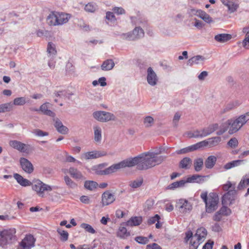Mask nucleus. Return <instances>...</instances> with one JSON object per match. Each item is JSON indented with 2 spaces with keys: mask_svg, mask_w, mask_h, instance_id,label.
I'll list each match as a JSON object with an SVG mask.
<instances>
[{
  "mask_svg": "<svg viewBox=\"0 0 249 249\" xmlns=\"http://www.w3.org/2000/svg\"><path fill=\"white\" fill-rule=\"evenodd\" d=\"M227 7L231 13H233L237 10L238 5L232 1H231Z\"/></svg>",
  "mask_w": 249,
  "mask_h": 249,
  "instance_id": "0e129e2a",
  "label": "nucleus"
},
{
  "mask_svg": "<svg viewBox=\"0 0 249 249\" xmlns=\"http://www.w3.org/2000/svg\"><path fill=\"white\" fill-rule=\"evenodd\" d=\"M192 160L188 157L183 158L179 162V167L184 169H189L192 165Z\"/></svg>",
  "mask_w": 249,
  "mask_h": 249,
  "instance_id": "7c9ffc66",
  "label": "nucleus"
},
{
  "mask_svg": "<svg viewBox=\"0 0 249 249\" xmlns=\"http://www.w3.org/2000/svg\"><path fill=\"white\" fill-rule=\"evenodd\" d=\"M98 184L96 182L91 180L86 181L84 183V187L87 189L92 191L96 188Z\"/></svg>",
  "mask_w": 249,
  "mask_h": 249,
  "instance_id": "49530a36",
  "label": "nucleus"
},
{
  "mask_svg": "<svg viewBox=\"0 0 249 249\" xmlns=\"http://www.w3.org/2000/svg\"><path fill=\"white\" fill-rule=\"evenodd\" d=\"M155 201L152 199H149L146 201L144 205V210L147 211L153 209Z\"/></svg>",
  "mask_w": 249,
  "mask_h": 249,
  "instance_id": "09e8293b",
  "label": "nucleus"
},
{
  "mask_svg": "<svg viewBox=\"0 0 249 249\" xmlns=\"http://www.w3.org/2000/svg\"><path fill=\"white\" fill-rule=\"evenodd\" d=\"M146 249H162V248L158 244L154 243L147 245Z\"/></svg>",
  "mask_w": 249,
  "mask_h": 249,
  "instance_id": "774afa93",
  "label": "nucleus"
},
{
  "mask_svg": "<svg viewBox=\"0 0 249 249\" xmlns=\"http://www.w3.org/2000/svg\"><path fill=\"white\" fill-rule=\"evenodd\" d=\"M81 227L84 229L86 231L90 233L91 234H94L96 233L95 230L92 228V227L86 223H82L81 225Z\"/></svg>",
  "mask_w": 249,
  "mask_h": 249,
  "instance_id": "603ef678",
  "label": "nucleus"
},
{
  "mask_svg": "<svg viewBox=\"0 0 249 249\" xmlns=\"http://www.w3.org/2000/svg\"><path fill=\"white\" fill-rule=\"evenodd\" d=\"M107 155V153L105 151L94 150L84 153L81 156V158L88 160H89L96 159Z\"/></svg>",
  "mask_w": 249,
  "mask_h": 249,
  "instance_id": "f8f14e48",
  "label": "nucleus"
},
{
  "mask_svg": "<svg viewBox=\"0 0 249 249\" xmlns=\"http://www.w3.org/2000/svg\"><path fill=\"white\" fill-rule=\"evenodd\" d=\"M147 81L152 86L157 85L158 81V77L151 67H149L147 71Z\"/></svg>",
  "mask_w": 249,
  "mask_h": 249,
  "instance_id": "dca6fc26",
  "label": "nucleus"
},
{
  "mask_svg": "<svg viewBox=\"0 0 249 249\" xmlns=\"http://www.w3.org/2000/svg\"><path fill=\"white\" fill-rule=\"evenodd\" d=\"M133 166L134 164L132 158H129L107 168V174L109 175L115 173L122 168Z\"/></svg>",
  "mask_w": 249,
  "mask_h": 249,
  "instance_id": "39448f33",
  "label": "nucleus"
},
{
  "mask_svg": "<svg viewBox=\"0 0 249 249\" xmlns=\"http://www.w3.org/2000/svg\"><path fill=\"white\" fill-rule=\"evenodd\" d=\"M207 234L206 230L204 228H200L196 231V234L193 236L201 242H202Z\"/></svg>",
  "mask_w": 249,
  "mask_h": 249,
  "instance_id": "bb28decb",
  "label": "nucleus"
},
{
  "mask_svg": "<svg viewBox=\"0 0 249 249\" xmlns=\"http://www.w3.org/2000/svg\"><path fill=\"white\" fill-rule=\"evenodd\" d=\"M219 211H220V213H221L222 215L228 216L231 213V209L225 206L222 207Z\"/></svg>",
  "mask_w": 249,
  "mask_h": 249,
  "instance_id": "052dcab7",
  "label": "nucleus"
},
{
  "mask_svg": "<svg viewBox=\"0 0 249 249\" xmlns=\"http://www.w3.org/2000/svg\"><path fill=\"white\" fill-rule=\"evenodd\" d=\"M235 183H232L231 181H228L227 183L222 186V189L224 191H229L230 190H235Z\"/></svg>",
  "mask_w": 249,
  "mask_h": 249,
  "instance_id": "3c124183",
  "label": "nucleus"
},
{
  "mask_svg": "<svg viewBox=\"0 0 249 249\" xmlns=\"http://www.w3.org/2000/svg\"><path fill=\"white\" fill-rule=\"evenodd\" d=\"M226 124L227 125L230 126L229 130V133L230 134L236 132L242 127V126L240 125V124L237 119L234 120H229L226 122Z\"/></svg>",
  "mask_w": 249,
  "mask_h": 249,
  "instance_id": "a211bd4d",
  "label": "nucleus"
},
{
  "mask_svg": "<svg viewBox=\"0 0 249 249\" xmlns=\"http://www.w3.org/2000/svg\"><path fill=\"white\" fill-rule=\"evenodd\" d=\"M133 166L134 164L132 158H129L107 168V174L109 175L115 173L122 168Z\"/></svg>",
  "mask_w": 249,
  "mask_h": 249,
  "instance_id": "423d86ee",
  "label": "nucleus"
},
{
  "mask_svg": "<svg viewBox=\"0 0 249 249\" xmlns=\"http://www.w3.org/2000/svg\"><path fill=\"white\" fill-rule=\"evenodd\" d=\"M93 117L101 122H107L109 121H114L115 116L110 112L104 111H97L93 113Z\"/></svg>",
  "mask_w": 249,
  "mask_h": 249,
  "instance_id": "0eeeda50",
  "label": "nucleus"
},
{
  "mask_svg": "<svg viewBox=\"0 0 249 249\" xmlns=\"http://www.w3.org/2000/svg\"><path fill=\"white\" fill-rule=\"evenodd\" d=\"M144 34V33L142 28L136 27L132 32L122 34V37L123 39L128 40H134L143 37Z\"/></svg>",
  "mask_w": 249,
  "mask_h": 249,
  "instance_id": "6e6552de",
  "label": "nucleus"
},
{
  "mask_svg": "<svg viewBox=\"0 0 249 249\" xmlns=\"http://www.w3.org/2000/svg\"><path fill=\"white\" fill-rule=\"evenodd\" d=\"M193 151H194V149L193 148L192 146L191 145V146H188L187 147H185V148H182L181 149L178 150L176 151V153L178 154H185V153H188L190 152H192Z\"/></svg>",
  "mask_w": 249,
  "mask_h": 249,
  "instance_id": "680f3d73",
  "label": "nucleus"
},
{
  "mask_svg": "<svg viewBox=\"0 0 249 249\" xmlns=\"http://www.w3.org/2000/svg\"><path fill=\"white\" fill-rule=\"evenodd\" d=\"M181 113L177 112H176L173 117V125L174 127L177 128L178 126V123L180 120V117H181Z\"/></svg>",
  "mask_w": 249,
  "mask_h": 249,
  "instance_id": "4d7b16f0",
  "label": "nucleus"
},
{
  "mask_svg": "<svg viewBox=\"0 0 249 249\" xmlns=\"http://www.w3.org/2000/svg\"><path fill=\"white\" fill-rule=\"evenodd\" d=\"M32 189L40 197H44L46 193L48 194L53 190V187L46 184L42 181L37 179L32 183Z\"/></svg>",
  "mask_w": 249,
  "mask_h": 249,
  "instance_id": "7ed1b4c3",
  "label": "nucleus"
},
{
  "mask_svg": "<svg viewBox=\"0 0 249 249\" xmlns=\"http://www.w3.org/2000/svg\"><path fill=\"white\" fill-rule=\"evenodd\" d=\"M221 141V139L220 137H214L209 139L207 142H208V145L210 147H213L218 145Z\"/></svg>",
  "mask_w": 249,
  "mask_h": 249,
  "instance_id": "ea45409f",
  "label": "nucleus"
},
{
  "mask_svg": "<svg viewBox=\"0 0 249 249\" xmlns=\"http://www.w3.org/2000/svg\"><path fill=\"white\" fill-rule=\"evenodd\" d=\"M208 145V142L206 140H204L199 142L196 143L195 144L192 145L194 151L202 147L206 146Z\"/></svg>",
  "mask_w": 249,
  "mask_h": 249,
  "instance_id": "13d9d810",
  "label": "nucleus"
},
{
  "mask_svg": "<svg viewBox=\"0 0 249 249\" xmlns=\"http://www.w3.org/2000/svg\"><path fill=\"white\" fill-rule=\"evenodd\" d=\"M231 38V36L230 34H221L217 35L214 36V39L220 43L226 42Z\"/></svg>",
  "mask_w": 249,
  "mask_h": 249,
  "instance_id": "c756f323",
  "label": "nucleus"
},
{
  "mask_svg": "<svg viewBox=\"0 0 249 249\" xmlns=\"http://www.w3.org/2000/svg\"><path fill=\"white\" fill-rule=\"evenodd\" d=\"M33 133L37 137L47 136L49 133L47 132L43 131L39 129H35L33 131Z\"/></svg>",
  "mask_w": 249,
  "mask_h": 249,
  "instance_id": "bf43d9fd",
  "label": "nucleus"
},
{
  "mask_svg": "<svg viewBox=\"0 0 249 249\" xmlns=\"http://www.w3.org/2000/svg\"><path fill=\"white\" fill-rule=\"evenodd\" d=\"M36 239L31 234L26 235L19 243L17 249H31L35 246Z\"/></svg>",
  "mask_w": 249,
  "mask_h": 249,
  "instance_id": "1a4fd4ad",
  "label": "nucleus"
},
{
  "mask_svg": "<svg viewBox=\"0 0 249 249\" xmlns=\"http://www.w3.org/2000/svg\"><path fill=\"white\" fill-rule=\"evenodd\" d=\"M94 140L96 142H100L102 140V129L99 126H94Z\"/></svg>",
  "mask_w": 249,
  "mask_h": 249,
  "instance_id": "473e14b6",
  "label": "nucleus"
},
{
  "mask_svg": "<svg viewBox=\"0 0 249 249\" xmlns=\"http://www.w3.org/2000/svg\"><path fill=\"white\" fill-rule=\"evenodd\" d=\"M195 170L196 172L200 171L203 165V160L202 158H198L194 160V162Z\"/></svg>",
  "mask_w": 249,
  "mask_h": 249,
  "instance_id": "a18cd8bd",
  "label": "nucleus"
},
{
  "mask_svg": "<svg viewBox=\"0 0 249 249\" xmlns=\"http://www.w3.org/2000/svg\"><path fill=\"white\" fill-rule=\"evenodd\" d=\"M39 110L44 114L48 116L53 117L55 115V114L53 111L48 109L47 104L46 103L43 104L40 106Z\"/></svg>",
  "mask_w": 249,
  "mask_h": 249,
  "instance_id": "58836bf2",
  "label": "nucleus"
},
{
  "mask_svg": "<svg viewBox=\"0 0 249 249\" xmlns=\"http://www.w3.org/2000/svg\"><path fill=\"white\" fill-rule=\"evenodd\" d=\"M242 46L245 49H249V36H247L246 35L245 37L242 42Z\"/></svg>",
  "mask_w": 249,
  "mask_h": 249,
  "instance_id": "338daca9",
  "label": "nucleus"
},
{
  "mask_svg": "<svg viewBox=\"0 0 249 249\" xmlns=\"http://www.w3.org/2000/svg\"><path fill=\"white\" fill-rule=\"evenodd\" d=\"M71 15L64 13L56 12L57 26L62 25L68 22Z\"/></svg>",
  "mask_w": 249,
  "mask_h": 249,
  "instance_id": "6ab92c4d",
  "label": "nucleus"
},
{
  "mask_svg": "<svg viewBox=\"0 0 249 249\" xmlns=\"http://www.w3.org/2000/svg\"><path fill=\"white\" fill-rule=\"evenodd\" d=\"M205 58L201 55H196L189 59L188 61V65L192 66L193 65L202 64Z\"/></svg>",
  "mask_w": 249,
  "mask_h": 249,
  "instance_id": "a878e982",
  "label": "nucleus"
},
{
  "mask_svg": "<svg viewBox=\"0 0 249 249\" xmlns=\"http://www.w3.org/2000/svg\"><path fill=\"white\" fill-rule=\"evenodd\" d=\"M184 240L187 243L189 242V249H197L199 245L201 243L197 238L193 236L192 232L191 231L186 233V237Z\"/></svg>",
  "mask_w": 249,
  "mask_h": 249,
  "instance_id": "ddd939ff",
  "label": "nucleus"
},
{
  "mask_svg": "<svg viewBox=\"0 0 249 249\" xmlns=\"http://www.w3.org/2000/svg\"><path fill=\"white\" fill-rule=\"evenodd\" d=\"M97 9V5L94 3L89 2L86 4L85 7V10L88 12L93 13Z\"/></svg>",
  "mask_w": 249,
  "mask_h": 249,
  "instance_id": "de8ad7c7",
  "label": "nucleus"
},
{
  "mask_svg": "<svg viewBox=\"0 0 249 249\" xmlns=\"http://www.w3.org/2000/svg\"><path fill=\"white\" fill-rule=\"evenodd\" d=\"M142 221L141 216H134L131 217L125 223V225L129 227L137 226L140 225Z\"/></svg>",
  "mask_w": 249,
  "mask_h": 249,
  "instance_id": "5701e85b",
  "label": "nucleus"
},
{
  "mask_svg": "<svg viewBox=\"0 0 249 249\" xmlns=\"http://www.w3.org/2000/svg\"><path fill=\"white\" fill-rule=\"evenodd\" d=\"M216 158L214 156H210L206 159L205 165L207 168H212L215 163Z\"/></svg>",
  "mask_w": 249,
  "mask_h": 249,
  "instance_id": "e433bc0d",
  "label": "nucleus"
},
{
  "mask_svg": "<svg viewBox=\"0 0 249 249\" xmlns=\"http://www.w3.org/2000/svg\"><path fill=\"white\" fill-rule=\"evenodd\" d=\"M115 200L114 194L111 193L109 191H106L102 195L101 203L102 206L104 207L111 204Z\"/></svg>",
  "mask_w": 249,
  "mask_h": 249,
  "instance_id": "4468645a",
  "label": "nucleus"
},
{
  "mask_svg": "<svg viewBox=\"0 0 249 249\" xmlns=\"http://www.w3.org/2000/svg\"><path fill=\"white\" fill-rule=\"evenodd\" d=\"M143 183L142 178H137L135 180H131L129 182V186L133 188H137L141 187Z\"/></svg>",
  "mask_w": 249,
  "mask_h": 249,
  "instance_id": "79ce46f5",
  "label": "nucleus"
},
{
  "mask_svg": "<svg viewBox=\"0 0 249 249\" xmlns=\"http://www.w3.org/2000/svg\"><path fill=\"white\" fill-rule=\"evenodd\" d=\"M64 181L69 188L74 189L77 187V184L68 176L64 177Z\"/></svg>",
  "mask_w": 249,
  "mask_h": 249,
  "instance_id": "37998d69",
  "label": "nucleus"
},
{
  "mask_svg": "<svg viewBox=\"0 0 249 249\" xmlns=\"http://www.w3.org/2000/svg\"><path fill=\"white\" fill-rule=\"evenodd\" d=\"M205 176H202L199 175H194L191 177H188L186 180L188 182H197L200 183L201 181H204V178Z\"/></svg>",
  "mask_w": 249,
  "mask_h": 249,
  "instance_id": "c9c22d12",
  "label": "nucleus"
},
{
  "mask_svg": "<svg viewBox=\"0 0 249 249\" xmlns=\"http://www.w3.org/2000/svg\"><path fill=\"white\" fill-rule=\"evenodd\" d=\"M15 230H4L2 231V236L10 242L15 237Z\"/></svg>",
  "mask_w": 249,
  "mask_h": 249,
  "instance_id": "f704fd0d",
  "label": "nucleus"
},
{
  "mask_svg": "<svg viewBox=\"0 0 249 249\" xmlns=\"http://www.w3.org/2000/svg\"><path fill=\"white\" fill-rule=\"evenodd\" d=\"M176 207L178 208L180 212L182 213H186L190 212L192 206L190 202L187 200L184 199H179L177 202Z\"/></svg>",
  "mask_w": 249,
  "mask_h": 249,
  "instance_id": "2eb2a0df",
  "label": "nucleus"
},
{
  "mask_svg": "<svg viewBox=\"0 0 249 249\" xmlns=\"http://www.w3.org/2000/svg\"><path fill=\"white\" fill-rule=\"evenodd\" d=\"M133 166L134 164L132 158H129L107 168V174L109 175L115 173L122 168Z\"/></svg>",
  "mask_w": 249,
  "mask_h": 249,
  "instance_id": "20e7f679",
  "label": "nucleus"
},
{
  "mask_svg": "<svg viewBox=\"0 0 249 249\" xmlns=\"http://www.w3.org/2000/svg\"><path fill=\"white\" fill-rule=\"evenodd\" d=\"M9 145L12 148L23 153H29L30 145L25 144L17 140H11L9 142Z\"/></svg>",
  "mask_w": 249,
  "mask_h": 249,
  "instance_id": "9b49d317",
  "label": "nucleus"
},
{
  "mask_svg": "<svg viewBox=\"0 0 249 249\" xmlns=\"http://www.w3.org/2000/svg\"><path fill=\"white\" fill-rule=\"evenodd\" d=\"M165 158L154 152L143 153L132 158L134 166L140 170H146L161 163Z\"/></svg>",
  "mask_w": 249,
  "mask_h": 249,
  "instance_id": "f257e3e1",
  "label": "nucleus"
},
{
  "mask_svg": "<svg viewBox=\"0 0 249 249\" xmlns=\"http://www.w3.org/2000/svg\"><path fill=\"white\" fill-rule=\"evenodd\" d=\"M206 205V212L211 213L216 210L218 207V198L214 194H210L207 196L206 192L203 193L200 195Z\"/></svg>",
  "mask_w": 249,
  "mask_h": 249,
  "instance_id": "f03ea898",
  "label": "nucleus"
},
{
  "mask_svg": "<svg viewBox=\"0 0 249 249\" xmlns=\"http://www.w3.org/2000/svg\"><path fill=\"white\" fill-rule=\"evenodd\" d=\"M195 14L207 23H210L213 22L212 18L203 11L199 10L196 12V14Z\"/></svg>",
  "mask_w": 249,
  "mask_h": 249,
  "instance_id": "cd10ccee",
  "label": "nucleus"
},
{
  "mask_svg": "<svg viewBox=\"0 0 249 249\" xmlns=\"http://www.w3.org/2000/svg\"><path fill=\"white\" fill-rule=\"evenodd\" d=\"M26 103V99L25 97H18L16 98L14 101L13 105L16 106H23Z\"/></svg>",
  "mask_w": 249,
  "mask_h": 249,
  "instance_id": "864d4df0",
  "label": "nucleus"
},
{
  "mask_svg": "<svg viewBox=\"0 0 249 249\" xmlns=\"http://www.w3.org/2000/svg\"><path fill=\"white\" fill-rule=\"evenodd\" d=\"M130 235L129 232H128L126 228L124 226H123L121 225L117 232V237L121 238L124 239Z\"/></svg>",
  "mask_w": 249,
  "mask_h": 249,
  "instance_id": "c85d7f7f",
  "label": "nucleus"
},
{
  "mask_svg": "<svg viewBox=\"0 0 249 249\" xmlns=\"http://www.w3.org/2000/svg\"><path fill=\"white\" fill-rule=\"evenodd\" d=\"M69 173L72 178L77 180H84L85 179L82 173L74 167H70L69 169Z\"/></svg>",
  "mask_w": 249,
  "mask_h": 249,
  "instance_id": "aec40b11",
  "label": "nucleus"
},
{
  "mask_svg": "<svg viewBox=\"0 0 249 249\" xmlns=\"http://www.w3.org/2000/svg\"><path fill=\"white\" fill-rule=\"evenodd\" d=\"M242 161L241 160H237L229 162L224 165V168L226 170L230 169L232 167L237 166Z\"/></svg>",
  "mask_w": 249,
  "mask_h": 249,
  "instance_id": "6e6d98bb",
  "label": "nucleus"
},
{
  "mask_svg": "<svg viewBox=\"0 0 249 249\" xmlns=\"http://www.w3.org/2000/svg\"><path fill=\"white\" fill-rule=\"evenodd\" d=\"M19 162L22 170L26 173L31 174L33 172V165L28 160L25 158H21Z\"/></svg>",
  "mask_w": 249,
  "mask_h": 249,
  "instance_id": "f3484780",
  "label": "nucleus"
},
{
  "mask_svg": "<svg viewBox=\"0 0 249 249\" xmlns=\"http://www.w3.org/2000/svg\"><path fill=\"white\" fill-rule=\"evenodd\" d=\"M57 231L61 236L60 239L61 241H66L68 240L69 234L67 231L60 229H57Z\"/></svg>",
  "mask_w": 249,
  "mask_h": 249,
  "instance_id": "5fc2aeb1",
  "label": "nucleus"
},
{
  "mask_svg": "<svg viewBox=\"0 0 249 249\" xmlns=\"http://www.w3.org/2000/svg\"><path fill=\"white\" fill-rule=\"evenodd\" d=\"M135 241L141 244H146L149 241L147 237L143 236H137L135 239Z\"/></svg>",
  "mask_w": 249,
  "mask_h": 249,
  "instance_id": "e2e57ef3",
  "label": "nucleus"
},
{
  "mask_svg": "<svg viewBox=\"0 0 249 249\" xmlns=\"http://www.w3.org/2000/svg\"><path fill=\"white\" fill-rule=\"evenodd\" d=\"M249 185V178H247V176L243 177L238 185V190H241L245 188L246 186Z\"/></svg>",
  "mask_w": 249,
  "mask_h": 249,
  "instance_id": "a19ab883",
  "label": "nucleus"
},
{
  "mask_svg": "<svg viewBox=\"0 0 249 249\" xmlns=\"http://www.w3.org/2000/svg\"><path fill=\"white\" fill-rule=\"evenodd\" d=\"M236 119L240 123V125L242 126L247 122L249 120V112L240 115Z\"/></svg>",
  "mask_w": 249,
  "mask_h": 249,
  "instance_id": "c03bdc74",
  "label": "nucleus"
},
{
  "mask_svg": "<svg viewBox=\"0 0 249 249\" xmlns=\"http://www.w3.org/2000/svg\"><path fill=\"white\" fill-rule=\"evenodd\" d=\"M237 194V191L236 190L231 189L229 190L222 196V204L225 205H231L234 203Z\"/></svg>",
  "mask_w": 249,
  "mask_h": 249,
  "instance_id": "9d476101",
  "label": "nucleus"
},
{
  "mask_svg": "<svg viewBox=\"0 0 249 249\" xmlns=\"http://www.w3.org/2000/svg\"><path fill=\"white\" fill-rule=\"evenodd\" d=\"M115 64L112 59H107L103 62L101 68L103 71H109L113 69Z\"/></svg>",
  "mask_w": 249,
  "mask_h": 249,
  "instance_id": "2f4dec72",
  "label": "nucleus"
},
{
  "mask_svg": "<svg viewBox=\"0 0 249 249\" xmlns=\"http://www.w3.org/2000/svg\"><path fill=\"white\" fill-rule=\"evenodd\" d=\"M154 123V120L151 116H147L144 118L143 124L146 127H151Z\"/></svg>",
  "mask_w": 249,
  "mask_h": 249,
  "instance_id": "8fccbe9b",
  "label": "nucleus"
},
{
  "mask_svg": "<svg viewBox=\"0 0 249 249\" xmlns=\"http://www.w3.org/2000/svg\"><path fill=\"white\" fill-rule=\"evenodd\" d=\"M107 165L106 163L100 164L99 165H95L92 167L91 170L96 175H105L107 174V168L105 170L103 169Z\"/></svg>",
  "mask_w": 249,
  "mask_h": 249,
  "instance_id": "4be33fe9",
  "label": "nucleus"
},
{
  "mask_svg": "<svg viewBox=\"0 0 249 249\" xmlns=\"http://www.w3.org/2000/svg\"><path fill=\"white\" fill-rule=\"evenodd\" d=\"M13 104L11 102L0 105V113L9 112L13 109Z\"/></svg>",
  "mask_w": 249,
  "mask_h": 249,
  "instance_id": "4c0bfd02",
  "label": "nucleus"
},
{
  "mask_svg": "<svg viewBox=\"0 0 249 249\" xmlns=\"http://www.w3.org/2000/svg\"><path fill=\"white\" fill-rule=\"evenodd\" d=\"M238 140L235 138H231L228 142V144L231 147L235 148L238 145Z\"/></svg>",
  "mask_w": 249,
  "mask_h": 249,
  "instance_id": "69168bd1",
  "label": "nucleus"
},
{
  "mask_svg": "<svg viewBox=\"0 0 249 249\" xmlns=\"http://www.w3.org/2000/svg\"><path fill=\"white\" fill-rule=\"evenodd\" d=\"M218 128V124H213L209 125L208 127L202 129V133L204 137H206L217 130Z\"/></svg>",
  "mask_w": 249,
  "mask_h": 249,
  "instance_id": "393cba45",
  "label": "nucleus"
},
{
  "mask_svg": "<svg viewBox=\"0 0 249 249\" xmlns=\"http://www.w3.org/2000/svg\"><path fill=\"white\" fill-rule=\"evenodd\" d=\"M54 122V125L58 132L62 134H66L68 133V128L63 125L61 121L58 118L53 119Z\"/></svg>",
  "mask_w": 249,
  "mask_h": 249,
  "instance_id": "412c9836",
  "label": "nucleus"
},
{
  "mask_svg": "<svg viewBox=\"0 0 249 249\" xmlns=\"http://www.w3.org/2000/svg\"><path fill=\"white\" fill-rule=\"evenodd\" d=\"M14 177L17 182L22 186L26 187L31 186L32 183L29 180L23 178L18 174L15 173L14 174Z\"/></svg>",
  "mask_w": 249,
  "mask_h": 249,
  "instance_id": "b1692460",
  "label": "nucleus"
},
{
  "mask_svg": "<svg viewBox=\"0 0 249 249\" xmlns=\"http://www.w3.org/2000/svg\"><path fill=\"white\" fill-rule=\"evenodd\" d=\"M47 22L50 26H57L56 12H51L47 17Z\"/></svg>",
  "mask_w": 249,
  "mask_h": 249,
  "instance_id": "72a5a7b5",
  "label": "nucleus"
}]
</instances>
